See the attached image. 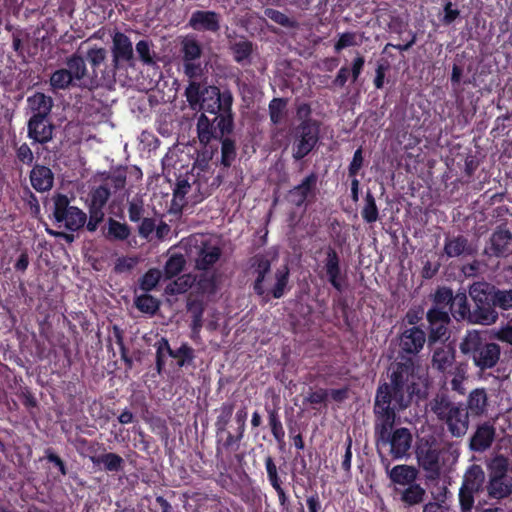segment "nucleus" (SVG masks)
Returning a JSON list of instances; mask_svg holds the SVG:
<instances>
[{
    "mask_svg": "<svg viewBox=\"0 0 512 512\" xmlns=\"http://www.w3.org/2000/svg\"><path fill=\"white\" fill-rule=\"evenodd\" d=\"M391 406V391L388 386H380L374 404L375 439L378 447H388L393 459H402L409 455L412 446V434L409 429L401 427L392 430L396 413Z\"/></svg>",
    "mask_w": 512,
    "mask_h": 512,
    "instance_id": "nucleus-1",
    "label": "nucleus"
},
{
    "mask_svg": "<svg viewBox=\"0 0 512 512\" xmlns=\"http://www.w3.org/2000/svg\"><path fill=\"white\" fill-rule=\"evenodd\" d=\"M390 370L391 384L385 383L382 386H388L391 391V406L402 410L409 405L411 395L420 392L416 380L424 383L425 379H421L420 376L415 374L411 359L392 365Z\"/></svg>",
    "mask_w": 512,
    "mask_h": 512,
    "instance_id": "nucleus-2",
    "label": "nucleus"
},
{
    "mask_svg": "<svg viewBox=\"0 0 512 512\" xmlns=\"http://www.w3.org/2000/svg\"><path fill=\"white\" fill-rule=\"evenodd\" d=\"M276 257V253L268 252L252 258L253 274L255 275L254 290L265 300H269L271 295L274 298H281L288 284L289 269L287 266L275 272V284L272 287L265 283L266 276L270 273L271 264Z\"/></svg>",
    "mask_w": 512,
    "mask_h": 512,
    "instance_id": "nucleus-3",
    "label": "nucleus"
},
{
    "mask_svg": "<svg viewBox=\"0 0 512 512\" xmlns=\"http://www.w3.org/2000/svg\"><path fill=\"white\" fill-rule=\"evenodd\" d=\"M185 96L192 109H202L211 114L231 110L233 96L229 90L220 91L215 86L201 88L196 81H190Z\"/></svg>",
    "mask_w": 512,
    "mask_h": 512,
    "instance_id": "nucleus-4",
    "label": "nucleus"
},
{
    "mask_svg": "<svg viewBox=\"0 0 512 512\" xmlns=\"http://www.w3.org/2000/svg\"><path fill=\"white\" fill-rule=\"evenodd\" d=\"M319 139V127L316 122L304 120L293 132V158L300 160L308 155Z\"/></svg>",
    "mask_w": 512,
    "mask_h": 512,
    "instance_id": "nucleus-5",
    "label": "nucleus"
},
{
    "mask_svg": "<svg viewBox=\"0 0 512 512\" xmlns=\"http://www.w3.org/2000/svg\"><path fill=\"white\" fill-rule=\"evenodd\" d=\"M440 453L441 450L434 440L422 438L419 441L416 449V458L419 467L426 472L428 479H435L440 474Z\"/></svg>",
    "mask_w": 512,
    "mask_h": 512,
    "instance_id": "nucleus-6",
    "label": "nucleus"
},
{
    "mask_svg": "<svg viewBox=\"0 0 512 512\" xmlns=\"http://www.w3.org/2000/svg\"><path fill=\"white\" fill-rule=\"evenodd\" d=\"M484 480L485 474L480 466L473 465L466 471L459 491L462 512H471L474 506V495L480 491Z\"/></svg>",
    "mask_w": 512,
    "mask_h": 512,
    "instance_id": "nucleus-7",
    "label": "nucleus"
},
{
    "mask_svg": "<svg viewBox=\"0 0 512 512\" xmlns=\"http://www.w3.org/2000/svg\"><path fill=\"white\" fill-rule=\"evenodd\" d=\"M55 220L65 228L76 231L86 223V214L77 207L69 206V200L64 195H58L54 200Z\"/></svg>",
    "mask_w": 512,
    "mask_h": 512,
    "instance_id": "nucleus-8",
    "label": "nucleus"
},
{
    "mask_svg": "<svg viewBox=\"0 0 512 512\" xmlns=\"http://www.w3.org/2000/svg\"><path fill=\"white\" fill-rule=\"evenodd\" d=\"M203 185L197 178L195 168L190 172H186L184 175H180L177 178V182L173 191L174 203L182 206L187 198H191L193 201L199 200V195L203 196L204 192Z\"/></svg>",
    "mask_w": 512,
    "mask_h": 512,
    "instance_id": "nucleus-9",
    "label": "nucleus"
},
{
    "mask_svg": "<svg viewBox=\"0 0 512 512\" xmlns=\"http://www.w3.org/2000/svg\"><path fill=\"white\" fill-rule=\"evenodd\" d=\"M427 319L430 324L429 342L443 340L447 335V325L450 317L447 310L433 307L427 313Z\"/></svg>",
    "mask_w": 512,
    "mask_h": 512,
    "instance_id": "nucleus-10",
    "label": "nucleus"
},
{
    "mask_svg": "<svg viewBox=\"0 0 512 512\" xmlns=\"http://www.w3.org/2000/svg\"><path fill=\"white\" fill-rule=\"evenodd\" d=\"M112 62L113 68H119L122 62H128L133 58V46L128 36L122 32H115L112 36Z\"/></svg>",
    "mask_w": 512,
    "mask_h": 512,
    "instance_id": "nucleus-11",
    "label": "nucleus"
},
{
    "mask_svg": "<svg viewBox=\"0 0 512 512\" xmlns=\"http://www.w3.org/2000/svg\"><path fill=\"white\" fill-rule=\"evenodd\" d=\"M425 342V332L418 327H411L401 334L399 346L406 354H417L422 350Z\"/></svg>",
    "mask_w": 512,
    "mask_h": 512,
    "instance_id": "nucleus-12",
    "label": "nucleus"
},
{
    "mask_svg": "<svg viewBox=\"0 0 512 512\" xmlns=\"http://www.w3.org/2000/svg\"><path fill=\"white\" fill-rule=\"evenodd\" d=\"M188 24L197 31L217 32L220 28V15L214 11L198 10L192 13Z\"/></svg>",
    "mask_w": 512,
    "mask_h": 512,
    "instance_id": "nucleus-13",
    "label": "nucleus"
},
{
    "mask_svg": "<svg viewBox=\"0 0 512 512\" xmlns=\"http://www.w3.org/2000/svg\"><path fill=\"white\" fill-rule=\"evenodd\" d=\"M28 135L38 143H46L52 139L53 126L47 117H31L28 122Z\"/></svg>",
    "mask_w": 512,
    "mask_h": 512,
    "instance_id": "nucleus-14",
    "label": "nucleus"
},
{
    "mask_svg": "<svg viewBox=\"0 0 512 512\" xmlns=\"http://www.w3.org/2000/svg\"><path fill=\"white\" fill-rule=\"evenodd\" d=\"M468 413L464 411L460 406L450 410V414L444 419L449 431L455 437L463 436L468 430Z\"/></svg>",
    "mask_w": 512,
    "mask_h": 512,
    "instance_id": "nucleus-15",
    "label": "nucleus"
},
{
    "mask_svg": "<svg viewBox=\"0 0 512 512\" xmlns=\"http://www.w3.org/2000/svg\"><path fill=\"white\" fill-rule=\"evenodd\" d=\"M499 357V346L495 343L485 342L472 359L477 367L481 369H488L496 365Z\"/></svg>",
    "mask_w": 512,
    "mask_h": 512,
    "instance_id": "nucleus-16",
    "label": "nucleus"
},
{
    "mask_svg": "<svg viewBox=\"0 0 512 512\" xmlns=\"http://www.w3.org/2000/svg\"><path fill=\"white\" fill-rule=\"evenodd\" d=\"M316 181L317 177L315 174H310L305 177L299 185L289 192V201L296 206L304 204L308 196L312 193Z\"/></svg>",
    "mask_w": 512,
    "mask_h": 512,
    "instance_id": "nucleus-17",
    "label": "nucleus"
},
{
    "mask_svg": "<svg viewBox=\"0 0 512 512\" xmlns=\"http://www.w3.org/2000/svg\"><path fill=\"white\" fill-rule=\"evenodd\" d=\"M53 105L52 98L43 93H35L27 98V106L31 117H47Z\"/></svg>",
    "mask_w": 512,
    "mask_h": 512,
    "instance_id": "nucleus-18",
    "label": "nucleus"
},
{
    "mask_svg": "<svg viewBox=\"0 0 512 512\" xmlns=\"http://www.w3.org/2000/svg\"><path fill=\"white\" fill-rule=\"evenodd\" d=\"M488 397L483 388H477L470 392L467 399L468 415L481 416L487 411Z\"/></svg>",
    "mask_w": 512,
    "mask_h": 512,
    "instance_id": "nucleus-19",
    "label": "nucleus"
},
{
    "mask_svg": "<svg viewBox=\"0 0 512 512\" xmlns=\"http://www.w3.org/2000/svg\"><path fill=\"white\" fill-rule=\"evenodd\" d=\"M417 475V470L408 465H396L389 471L391 481L399 487L415 483Z\"/></svg>",
    "mask_w": 512,
    "mask_h": 512,
    "instance_id": "nucleus-20",
    "label": "nucleus"
},
{
    "mask_svg": "<svg viewBox=\"0 0 512 512\" xmlns=\"http://www.w3.org/2000/svg\"><path fill=\"white\" fill-rule=\"evenodd\" d=\"M30 181L37 191H47L53 185V174L45 166H35L30 173Z\"/></svg>",
    "mask_w": 512,
    "mask_h": 512,
    "instance_id": "nucleus-21",
    "label": "nucleus"
},
{
    "mask_svg": "<svg viewBox=\"0 0 512 512\" xmlns=\"http://www.w3.org/2000/svg\"><path fill=\"white\" fill-rule=\"evenodd\" d=\"M325 270L331 285L340 291L342 289L339 258L335 250L329 249L325 261Z\"/></svg>",
    "mask_w": 512,
    "mask_h": 512,
    "instance_id": "nucleus-22",
    "label": "nucleus"
},
{
    "mask_svg": "<svg viewBox=\"0 0 512 512\" xmlns=\"http://www.w3.org/2000/svg\"><path fill=\"white\" fill-rule=\"evenodd\" d=\"M487 491L491 498H506L512 494V479L508 477H490Z\"/></svg>",
    "mask_w": 512,
    "mask_h": 512,
    "instance_id": "nucleus-23",
    "label": "nucleus"
},
{
    "mask_svg": "<svg viewBox=\"0 0 512 512\" xmlns=\"http://www.w3.org/2000/svg\"><path fill=\"white\" fill-rule=\"evenodd\" d=\"M495 437V429L489 424H483L478 427L472 440L471 446L476 451H483L490 447Z\"/></svg>",
    "mask_w": 512,
    "mask_h": 512,
    "instance_id": "nucleus-24",
    "label": "nucleus"
},
{
    "mask_svg": "<svg viewBox=\"0 0 512 512\" xmlns=\"http://www.w3.org/2000/svg\"><path fill=\"white\" fill-rule=\"evenodd\" d=\"M444 252L448 257H459L463 255H471L473 248L469 245L468 240L463 236L447 238L444 245Z\"/></svg>",
    "mask_w": 512,
    "mask_h": 512,
    "instance_id": "nucleus-25",
    "label": "nucleus"
},
{
    "mask_svg": "<svg viewBox=\"0 0 512 512\" xmlns=\"http://www.w3.org/2000/svg\"><path fill=\"white\" fill-rule=\"evenodd\" d=\"M486 342L483 334L477 330L469 331L460 343V351L472 358Z\"/></svg>",
    "mask_w": 512,
    "mask_h": 512,
    "instance_id": "nucleus-26",
    "label": "nucleus"
},
{
    "mask_svg": "<svg viewBox=\"0 0 512 512\" xmlns=\"http://www.w3.org/2000/svg\"><path fill=\"white\" fill-rule=\"evenodd\" d=\"M454 362V350L449 345H444L435 350L432 357V366L437 370L444 372Z\"/></svg>",
    "mask_w": 512,
    "mask_h": 512,
    "instance_id": "nucleus-27",
    "label": "nucleus"
},
{
    "mask_svg": "<svg viewBox=\"0 0 512 512\" xmlns=\"http://www.w3.org/2000/svg\"><path fill=\"white\" fill-rule=\"evenodd\" d=\"M400 493L401 500L408 506L417 505L423 502L426 495L425 489L417 483L408 486L397 488Z\"/></svg>",
    "mask_w": 512,
    "mask_h": 512,
    "instance_id": "nucleus-28",
    "label": "nucleus"
},
{
    "mask_svg": "<svg viewBox=\"0 0 512 512\" xmlns=\"http://www.w3.org/2000/svg\"><path fill=\"white\" fill-rule=\"evenodd\" d=\"M220 249L216 246H204L198 252L196 267L206 270L216 263L220 257Z\"/></svg>",
    "mask_w": 512,
    "mask_h": 512,
    "instance_id": "nucleus-29",
    "label": "nucleus"
},
{
    "mask_svg": "<svg viewBox=\"0 0 512 512\" xmlns=\"http://www.w3.org/2000/svg\"><path fill=\"white\" fill-rule=\"evenodd\" d=\"M90 460L96 465L102 464L104 468L110 472L120 471L124 463L121 456L111 452L100 456H93Z\"/></svg>",
    "mask_w": 512,
    "mask_h": 512,
    "instance_id": "nucleus-30",
    "label": "nucleus"
},
{
    "mask_svg": "<svg viewBox=\"0 0 512 512\" xmlns=\"http://www.w3.org/2000/svg\"><path fill=\"white\" fill-rule=\"evenodd\" d=\"M451 312L452 316L456 320H461L470 317V310L467 303V296L464 292H459L454 295L451 306L448 309V313Z\"/></svg>",
    "mask_w": 512,
    "mask_h": 512,
    "instance_id": "nucleus-31",
    "label": "nucleus"
},
{
    "mask_svg": "<svg viewBox=\"0 0 512 512\" xmlns=\"http://www.w3.org/2000/svg\"><path fill=\"white\" fill-rule=\"evenodd\" d=\"M498 319L497 312L491 307L477 305V308L470 314V320L473 323L481 325L494 324Z\"/></svg>",
    "mask_w": 512,
    "mask_h": 512,
    "instance_id": "nucleus-32",
    "label": "nucleus"
},
{
    "mask_svg": "<svg viewBox=\"0 0 512 512\" xmlns=\"http://www.w3.org/2000/svg\"><path fill=\"white\" fill-rule=\"evenodd\" d=\"M66 71L70 74L71 79L79 81L83 79L87 73V68L84 59L81 56L73 55L67 59Z\"/></svg>",
    "mask_w": 512,
    "mask_h": 512,
    "instance_id": "nucleus-33",
    "label": "nucleus"
},
{
    "mask_svg": "<svg viewBox=\"0 0 512 512\" xmlns=\"http://www.w3.org/2000/svg\"><path fill=\"white\" fill-rule=\"evenodd\" d=\"M362 218L367 223H374L378 220L379 211L375 198L370 191H367L364 199V206L361 211Z\"/></svg>",
    "mask_w": 512,
    "mask_h": 512,
    "instance_id": "nucleus-34",
    "label": "nucleus"
},
{
    "mask_svg": "<svg viewBox=\"0 0 512 512\" xmlns=\"http://www.w3.org/2000/svg\"><path fill=\"white\" fill-rule=\"evenodd\" d=\"M511 234L506 230L495 232L491 237V245L495 254H504L511 244Z\"/></svg>",
    "mask_w": 512,
    "mask_h": 512,
    "instance_id": "nucleus-35",
    "label": "nucleus"
},
{
    "mask_svg": "<svg viewBox=\"0 0 512 512\" xmlns=\"http://www.w3.org/2000/svg\"><path fill=\"white\" fill-rule=\"evenodd\" d=\"M455 407V404L450 402L445 396H437L430 402L431 411L437 415L441 420H444L449 414L450 410Z\"/></svg>",
    "mask_w": 512,
    "mask_h": 512,
    "instance_id": "nucleus-36",
    "label": "nucleus"
},
{
    "mask_svg": "<svg viewBox=\"0 0 512 512\" xmlns=\"http://www.w3.org/2000/svg\"><path fill=\"white\" fill-rule=\"evenodd\" d=\"M231 50L236 62L247 61L252 53V43L246 39H240L231 44Z\"/></svg>",
    "mask_w": 512,
    "mask_h": 512,
    "instance_id": "nucleus-37",
    "label": "nucleus"
},
{
    "mask_svg": "<svg viewBox=\"0 0 512 512\" xmlns=\"http://www.w3.org/2000/svg\"><path fill=\"white\" fill-rule=\"evenodd\" d=\"M195 282V278L190 274H185L178 277L166 287V292L169 294H182L190 289Z\"/></svg>",
    "mask_w": 512,
    "mask_h": 512,
    "instance_id": "nucleus-38",
    "label": "nucleus"
},
{
    "mask_svg": "<svg viewBox=\"0 0 512 512\" xmlns=\"http://www.w3.org/2000/svg\"><path fill=\"white\" fill-rule=\"evenodd\" d=\"M201 47L199 43L190 37H186L182 41L183 60H197L201 56Z\"/></svg>",
    "mask_w": 512,
    "mask_h": 512,
    "instance_id": "nucleus-39",
    "label": "nucleus"
},
{
    "mask_svg": "<svg viewBox=\"0 0 512 512\" xmlns=\"http://www.w3.org/2000/svg\"><path fill=\"white\" fill-rule=\"evenodd\" d=\"M197 132L199 141L202 144H207L213 137V130L210 120L205 114H201L197 122Z\"/></svg>",
    "mask_w": 512,
    "mask_h": 512,
    "instance_id": "nucleus-40",
    "label": "nucleus"
},
{
    "mask_svg": "<svg viewBox=\"0 0 512 512\" xmlns=\"http://www.w3.org/2000/svg\"><path fill=\"white\" fill-rule=\"evenodd\" d=\"M130 235L129 227L119 221L110 219L108 223V237L114 240H125Z\"/></svg>",
    "mask_w": 512,
    "mask_h": 512,
    "instance_id": "nucleus-41",
    "label": "nucleus"
},
{
    "mask_svg": "<svg viewBox=\"0 0 512 512\" xmlns=\"http://www.w3.org/2000/svg\"><path fill=\"white\" fill-rule=\"evenodd\" d=\"M111 196L110 187H108L106 184H102L99 187H97L91 195V206L96 207L99 209H103V207L106 205L107 201L109 200Z\"/></svg>",
    "mask_w": 512,
    "mask_h": 512,
    "instance_id": "nucleus-42",
    "label": "nucleus"
},
{
    "mask_svg": "<svg viewBox=\"0 0 512 512\" xmlns=\"http://www.w3.org/2000/svg\"><path fill=\"white\" fill-rule=\"evenodd\" d=\"M287 102L281 98H274L269 104L270 119L274 124H279L285 115Z\"/></svg>",
    "mask_w": 512,
    "mask_h": 512,
    "instance_id": "nucleus-43",
    "label": "nucleus"
},
{
    "mask_svg": "<svg viewBox=\"0 0 512 512\" xmlns=\"http://www.w3.org/2000/svg\"><path fill=\"white\" fill-rule=\"evenodd\" d=\"M71 83L73 80L65 68L56 70L50 77V85L53 89H66Z\"/></svg>",
    "mask_w": 512,
    "mask_h": 512,
    "instance_id": "nucleus-44",
    "label": "nucleus"
},
{
    "mask_svg": "<svg viewBox=\"0 0 512 512\" xmlns=\"http://www.w3.org/2000/svg\"><path fill=\"white\" fill-rule=\"evenodd\" d=\"M491 301L494 306L501 309L512 308V289L509 290H497L493 293Z\"/></svg>",
    "mask_w": 512,
    "mask_h": 512,
    "instance_id": "nucleus-45",
    "label": "nucleus"
},
{
    "mask_svg": "<svg viewBox=\"0 0 512 512\" xmlns=\"http://www.w3.org/2000/svg\"><path fill=\"white\" fill-rule=\"evenodd\" d=\"M135 305L140 311L148 314H154L158 309V301L148 294L138 296Z\"/></svg>",
    "mask_w": 512,
    "mask_h": 512,
    "instance_id": "nucleus-46",
    "label": "nucleus"
},
{
    "mask_svg": "<svg viewBox=\"0 0 512 512\" xmlns=\"http://www.w3.org/2000/svg\"><path fill=\"white\" fill-rule=\"evenodd\" d=\"M185 260L181 255L171 256L164 267L165 276L168 278L176 276L184 267Z\"/></svg>",
    "mask_w": 512,
    "mask_h": 512,
    "instance_id": "nucleus-47",
    "label": "nucleus"
},
{
    "mask_svg": "<svg viewBox=\"0 0 512 512\" xmlns=\"http://www.w3.org/2000/svg\"><path fill=\"white\" fill-rule=\"evenodd\" d=\"M508 468V460L499 455L494 457L489 465V477H507L506 472Z\"/></svg>",
    "mask_w": 512,
    "mask_h": 512,
    "instance_id": "nucleus-48",
    "label": "nucleus"
},
{
    "mask_svg": "<svg viewBox=\"0 0 512 512\" xmlns=\"http://www.w3.org/2000/svg\"><path fill=\"white\" fill-rule=\"evenodd\" d=\"M454 298V295L452 293L451 289L448 288H440L436 291L435 297H434V307H438L443 310L449 309L451 306L452 300Z\"/></svg>",
    "mask_w": 512,
    "mask_h": 512,
    "instance_id": "nucleus-49",
    "label": "nucleus"
},
{
    "mask_svg": "<svg viewBox=\"0 0 512 512\" xmlns=\"http://www.w3.org/2000/svg\"><path fill=\"white\" fill-rule=\"evenodd\" d=\"M161 279V271L159 269H150L142 277L140 287L142 290L148 292L153 290Z\"/></svg>",
    "mask_w": 512,
    "mask_h": 512,
    "instance_id": "nucleus-50",
    "label": "nucleus"
},
{
    "mask_svg": "<svg viewBox=\"0 0 512 512\" xmlns=\"http://www.w3.org/2000/svg\"><path fill=\"white\" fill-rule=\"evenodd\" d=\"M188 310L192 313L193 316V330L199 331L202 327V315L204 311L203 303L196 300L190 301L188 303Z\"/></svg>",
    "mask_w": 512,
    "mask_h": 512,
    "instance_id": "nucleus-51",
    "label": "nucleus"
},
{
    "mask_svg": "<svg viewBox=\"0 0 512 512\" xmlns=\"http://www.w3.org/2000/svg\"><path fill=\"white\" fill-rule=\"evenodd\" d=\"M489 286L485 283H474L470 286L469 294L472 299L477 303V305L486 302L489 298L487 295V290Z\"/></svg>",
    "mask_w": 512,
    "mask_h": 512,
    "instance_id": "nucleus-52",
    "label": "nucleus"
},
{
    "mask_svg": "<svg viewBox=\"0 0 512 512\" xmlns=\"http://www.w3.org/2000/svg\"><path fill=\"white\" fill-rule=\"evenodd\" d=\"M264 14L267 18L271 19L272 21H274L275 23H277L281 26H284V27L295 26V22L293 20H291L284 13H282L278 10H275L272 8H267V9H265Z\"/></svg>",
    "mask_w": 512,
    "mask_h": 512,
    "instance_id": "nucleus-53",
    "label": "nucleus"
},
{
    "mask_svg": "<svg viewBox=\"0 0 512 512\" xmlns=\"http://www.w3.org/2000/svg\"><path fill=\"white\" fill-rule=\"evenodd\" d=\"M156 348H157L156 364H157V369L160 372L162 369V366L164 365V358L166 357V355L171 356L172 350L169 346L168 341L165 338H161L156 343Z\"/></svg>",
    "mask_w": 512,
    "mask_h": 512,
    "instance_id": "nucleus-54",
    "label": "nucleus"
},
{
    "mask_svg": "<svg viewBox=\"0 0 512 512\" xmlns=\"http://www.w3.org/2000/svg\"><path fill=\"white\" fill-rule=\"evenodd\" d=\"M269 424L271 427V432L274 438L278 442H282L285 436V432L282 426L281 421L279 420L276 412L272 411L269 413Z\"/></svg>",
    "mask_w": 512,
    "mask_h": 512,
    "instance_id": "nucleus-55",
    "label": "nucleus"
},
{
    "mask_svg": "<svg viewBox=\"0 0 512 512\" xmlns=\"http://www.w3.org/2000/svg\"><path fill=\"white\" fill-rule=\"evenodd\" d=\"M221 152H222V160H221L222 164L224 166H229L235 157L234 142L228 138L223 139Z\"/></svg>",
    "mask_w": 512,
    "mask_h": 512,
    "instance_id": "nucleus-56",
    "label": "nucleus"
},
{
    "mask_svg": "<svg viewBox=\"0 0 512 512\" xmlns=\"http://www.w3.org/2000/svg\"><path fill=\"white\" fill-rule=\"evenodd\" d=\"M217 121V127L220 130L221 136L226 133H230L233 127L231 110L227 112H221V114L214 119Z\"/></svg>",
    "mask_w": 512,
    "mask_h": 512,
    "instance_id": "nucleus-57",
    "label": "nucleus"
},
{
    "mask_svg": "<svg viewBox=\"0 0 512 512\" xmlns=\"http://www.w3.org/2000/svg\"><path fill=\"white\" fill-rule=\"evenodd\" d=\"M107 51L104 48L93 47L87 52V59L92 67H98L106 59Z\"/></svg>",
    "mask_w": 512,
    "mask_h": 512,
    "instance_id": "nucleus-58",
    "label": "nucleus"
},
{
    "mask_svg": "<svg viewBox=\"0 0 512 512\" xmlns=\"http://www.w3.org/2000/svg\"><path fill=\"white\" fill-rule=\"evenodd\" d=\"M358 45L356 41V34L353 32H346L339 36L338 41L335 44V51L339 52L344 48Z\"/></svg>",
    "mask_w": 512,
    "mask_h": 512,
    "instance_id": "nucleus-59",
    "label": "nucleus"
},
{
    "mask_svg": "<svg viewBox=\"0 0 512 512\" xmlns=\"http://www.w3.org/2000/svg\"><path fill=\"white\" fill-rule=\"evenodd\" d=\"M234 410V405L232 403H224L220 408V414L217 417L216 424L221 428L224 429L225 426L228 424L232 413Z\"/></svg>",
    "mask_w": 512,
    "mask_h": 512,
    "instance_id": "nucleus-60",
    "label": "nucleus"
},
{
    "mask_svg": "<svg viewBox=\"0 0 512 512\" xmlns=\"http://www.w3.org/2000/svg\"><path fill=\"white\" fill-rule=\"evenodd\" d=\"M103 217L104 213L102 209L91 206L89 220L86 224L87 229L91 232L95 231L98 227V224L103 220Z\"/></svg>",
    "mask_w": 512,
    "mask_h": 512,
    "instance_id": "nucleus-61",
    "label": "nucleus"
},
{
    "mask_svg": "<svg viewBox=\"0 0 512 512\" xmlns=\"http://www.w3.org/2000/svg\"><path fill=\"white\" fill-rule=\"evenodd\" d=\"M265 468L267 471L269 482L272 486L281 483L280 478L278 476L276 464L274 463V460L271 456H267L265 458Z\"/></svg>",
    "mask_w": 512,
    "mask_h": 512,
    "instance_id": "nucleus-62",
    "label": "nucleus"
},
{
    "mask_svg": "<svg viewBox=\"0 0 512 512\" xmlns=\"http://www.w3.org/2000/svg\"><path fill=\"white\" fill-rule=\"evenodd\" d=\"M129 219L132 222H138L143 216V203L140 200H133L129 203L128 207Z\"/></svg>",
    "mask_w": 512,
    "mask_h": 512,
    "instance_id": "nucleus-63",
    "label": "nucleus"
},
{
    "mask_svg": "<svg viewBox=\"0 0 512 512\" xmlns=\"http://www.w3.org/2000/svg\"><path fill=\"white\" fill-rule=\"evenodd\" d=\"M137 263L138 259L135 257H122L116 261L115 270L119 273H123L133 269Z\"/></svg>",
    "mask_w": 512,
    "mask_h": 512,
    "instance_id": "nucleus-64",
    "label": "nucleus"
}]
</instances>
